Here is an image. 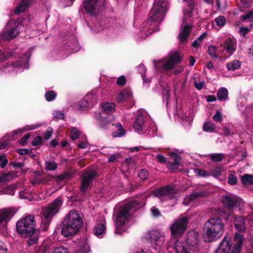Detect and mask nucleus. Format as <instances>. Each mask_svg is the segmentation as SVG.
<instances>
[{
	"mask_svg": "<svg viewBox=\"0 0 253 253\" xmlns=\"http://www.w3.org/2000/svg\"><path fill=\"white\" fill-rule=\"evenodd\" d=\"M198 236V235L196 234H194L193 237H190L189 235L187 239V244L194 247H196L199 242Z\"/></svg>",
	"mask_w": 253,
	"mask_h": 253,
	"instance_id": "f704fd0d",
	"label": "nucleus"
},
{
	"mask_svg": "<svg viewBox=\"0 0 253 253\" xmlns=\"http://www.w3.org/2000/svg\"><path fill=\"white\" fill-rule=\"evenodd\" d=\"M242 241L239 240L236 243L230 253H240L241 251Z\"/></svg>",
	"mask_w": 253,
	"mask_h": 253,
	"instance_id": "de8ad7c7",
	"label": "nucleus"
},
{
	"mask_svg": "<svg viewBox=\"0 0 253 253\" xmlns=\"http://www.w3.org/2000/svg\"><path fill=\"white\" fill-rule=\"evenodd\" d=\"M195 172L197 175L203 177H206L210 176V173L202 169H196L195 170Z\"/></svg>",
	"mask_w": 253,
	"mask_h": 253,
	"instance_id": "8fccbe9b",
	"label": "nucleus"
},
{
	"mask_svg": "<svg viewBox=\"0 0 253 253\" xmlns=\"http://www.w3.org/2000/svg\"><path fill=\"white\" fill-rule=\"evenodd\" d=\"M102 108L106 114H109L114 111L116 105L114 103L104 102L102 104Z\"/></svg>",
	"mask_w": 253,
	"mask_h": 253,
	"instance_id": "473e14b6",
	"label": "nucleus"
},
{
	"mask_svg": "<svg viewBox=\"0 0 253 253\" xmlns=\"http://www.w3.org/2000/svg\"><path fill=\"white\" fill-rule=\"evenodd\" d=\"M15 213V211L12 208L5 209L0 211V224L2 222L8 221Z\"/></svg>",
	"mask_w": 253,
	"mask_h": 253,
	"instance_id": "f3484780",
	"label": "nucleus"
},
{
	"mask_svg": "<svg viewBox=\"0 0 253 253\" xmlns=\"http://www.w3.org/2000/svg\"><path fill=\"white\" fill-rule=\"evenodd\" d=\"M162 96L163 99L165 101H166V105H168L169 103V100L170 97V90L169 89L166 87L163 89L162 91Z\"/></svg>",
	"mask_w": 253,
	"mask_h": 253,
	"instance_id": "ea45409f",
	"label": "nucleus"
},
{
	"mask_svg": "<svg viewBox=\"0 0 253 253\" xmlns=\"http://www.w3.org/2000/svg\"><path fill=\"white\" fill-rule=\"evenodd\" d=\"M97 176V172L93 170L86 171L83 173L81 176L80 186V192L82 194H85L88 189L92 187L93 180Z\"/></svg>",
	"mask_w": 253,
	"mask_h": 253,
	"instance_id": "6e6552de",
	"label": "nucleus"
},
{
	"mask_svg": "<svg viewBox=\"0 0 253 253\" xmlns=\"http://www.w3.org/2000/svg\"><path fill=\"white\" fill-rule=\"evenodd\" d=\"M52 253H69L67 248L58 247L54 250Z\"/></svg>",
	"mask_w": 253,
	"mask_h": 253,
	"instance_id": "bf43d9fd",
	"label": "nucleus"
},
{
	"mask_svg": "<svg viewBox=\"0 0 253 253\" xmlns=\"http://www.w3.org/2000/svg\"><path fill=\"white\" fill-rule=\"evenodd\" d=\"M15 189L16 186L14 185H11L4 188L3 192L6 194L13 196L15 194Z\"/></svg>",
	"mask_w": 253,
	"mask_h": 253,
	"instance_id": "49530a36",
	"label": "nucleus"
},
{
	"mask_svg": "<svg viewBox=\"0 0 253 253\" xmlns=\"http://www.w3.org/2000/svg\"><path fill=\"white\" fill-rule=\"evenodd\" d=\"M152 214L153 216L157 217H159L161 213L159 210L155 207H153L151 209Z\"/></svg>",
	"mask_w": 253,
	"mask_h": 253,
	"instance_id": "0e129e2a",
	"label": "nucleus"
},
{
	"mask_svg": "<svg viewBox=\"0 0 253 253\" xmlns=\"http://www.w3.org/2000/svg\"><path fill=\"white\" fill-rule=\"evenodd\" d=\"M173 188L171 185H167L165 187H161L154 191L155 196L160 197L164 196H167L172 193Z\"/></svg>",
	"mask_w": 253,
	"mask_h": 253,
	"instance_id": "a211bd4d",
	"label": "nucleus"
},
{
	"mask_svg": "<svg viewBox=\"0 0 253 253\" xmlns=\"http://www.w3.org/2000/svg\"><path fill=\"white\" fill-rule=\"evenodd\" d=\"M32 3V0H22L14 10V13L18 14L29 8Z\"/></svg>",
	"mask_w": 253,
	"mask_h": 253,
	"instance_id": "4be33fe9",
	"label": "nucleus"
},
{
	"mask_svg": "<svg viewBox=\"0 0 253 253\" xmlns=\"http://www.w3.org/2000/svg\"><path fill=\"white\" fill-rule=\"evenodd\" d=\"M45 98L46 100L48 101H52L54 100L57 96V94L54 90H50L46 91L45 93Z\"/></svg>",
	"mask_w": 253,
	"mask_h": 253,
	"instance_id": "4c0bfd02",
	"label": "nucleus"
},
{
	"mask_svg": "<svg viewBox=\"0 0 253 253\" xmlns=\"http://www.w3.org/2000/svg\"><path fill=\"white\" fill-rule=\"evenodd\" d=\"M138 176L143 180H146L148 178L149 172L146 169H141L138 172Z\"/></svg>",
	"mask_w": 253,
	"mask_h": 253,
	"instance_id": "09e8293b",
	"label": "nucleus"
},
{
	"mask_svg": "<svg viewBox=\"0 0 253 253\" xmlns=\"http://www.w3.org/2000/svg\"><path fill=\"white\" fill-rule=\"evenodd\" d=\"M19 26L16 25L12 28L11 29L3 32L2 34V39L6 41H9L15 38L19 33Z\"/></svg>",
	"mask_w": 253,
	"mask_h": 253,
	"instance_id": "dca6fc26",
	"label": "nucleus"
},
{
	"mask_svg": "<svg viewBox=\"0 0 253 253\" xmlns=\"http://www.w3.org/2000/svg\"><path fill=\"white\" fill-rule=\"evenodd\" d=\"M16 54L13 51L0 50V62H2L10 57H14Z\"/></svg>",
	"mask_w": 253,
	"mask_h": 253,
	"instance_id": "b1692460",
	"label": "nucleus"
},
{
	"mask_svg": "<svg viewBox=\"0 0 253 253\" xmlns=\"http://www.w3.org/2000/svg\"><path fill=\"white\" fill-rule=\"evenodd\" d=\"M169 59L174 64L175 66L179 64L182 61V57L179 55L177 51H175L169 56Z\"/></svg>",
	"mask_w": 253,
	"mask_h": 253,
	"instance_id": "c85d7f7f",
	"label": "nucleus"
},
{
	"mask_svg": "<svg viewBox=\"0 0 253 253\" xmlns=\"http://www.w3.org/2000/svg\"><path fill=\"white\" fill-rule=\"evenodd\" d=\"M225 154L223 153H212L210 154V160L214 163H219L225 159Z\"/></svg>",
	"mask_w": 253,
	"mask_h": 253,
	"instance_id": "c756f323",
	"label": "nucleus"
},
{
	"mask_svg": "<svg viewBox=\"0 0 253 253\" xmlns=\"http://www.w3.org/2000/svg\"><path fill=\"white\" fill-rule=\"evenodd\" d=\"M58 164L54 161H46L45 169L48 170H55L57 168Z\"/></svg>",
	"mask_w": 253,
	"mask_h": 253,
	"instance_id": "c9c22d12",
	"label": "nucleus"
},
{
	"mask_svg": "<svg viewBox=\"0 0 253 253\" xmlns=\"http://www.w3.org/2000/svg\"><path fill=\"white\" fill-rule=\"evenodd\" d=\"M216 52L217 48L215 46L212 45H210L209 46L208 53L211 57L213 58H218Z\"/></svg>",
	"mask_w": 253,
	"mask_h": 253,
	"instance_id": "79ce46f5",
	"label": "nucleus"
},
{
	"mask_svg": "<svg viewBox=\"0 0 253 253\" xmlns=\"http://www.w3.org/2000/svg\"><path fill=\"white\" fill-rule=\"evenodd\" d=\"M30 134L29 133L26 134L21 139L19 140V143L22 145L26 144L27 140L29 139Z\"/></svg>",
	"mask_w": 253,
	"mask_h": 253,
	"instance_id": "680f3d73",
	"label": "nucleus"
},
{
	"mask_svg": "<svg viewBox=\"0 0 253 253\" xmlns=\"http://www.w3.org/2000/svg\"><path fill=\"white\" fill-rule=\"evenodd\" d=\"M52 131L53 129L50 127H48L45 130L43 133V137L45 140H47L50 138V137L51 136Z\"/></svg>",
	"mask_w": 253,
	"mask_h": 253,
	"instance_id": "6e6d98bb",
	"label": "nucleus"
},
{
	"mask_svg": "<svg viewBox=\"0 0 253 253\" xmlns=\"http://www.w3.org/2000/svg\"><path fill=\"white\" fill-rule=\"evenodd\" d=\"M143 199L136 198L135 200H131L120 209H118L116 222L115 224V233L122 235L126 231L125 225L129 220L130 212L137 211L142 205Z\"/></svg>",
	"mask_w": 253,
	"mask_h": 253,
	"instance_id": "f257e3e1",
	"label": "nucleus"
},
{
	"mask_svg": "<svg viewBox=\"0 0 253 253\" xmlns=\"http://www.w3.org/2000/svg\"><path fill=\"white\" fill-rule=\"evenodd\" d=\"M224 170V168L222 166H217L214 169L210 170V176H212L214 177L217 178L221 175L222 172Z\"/></svg>",
	"mask_w": 253,
	"mask_h": 253,
	"instance_id": "72a5a7b5",
	"label": "nucleus"
},
{
	"mask_svg": "<svg viewBox=\"0 0 253 253\" xmlns=\"http://www.w3.org/2000/svg\"><path fill=\"white\" fill-rule=\"evenodd\" d=\"M145 117L141 114L137 115L133 124L134 128L138 132L145 127Z\"/></svg>",
	"mask_w": 253,
	"mask_h": 253,
	"instance_id": "6ab92c4d",
	"label": "nucleus"
},
{
	"mask_svg": "<svg viewBox=\"0 0 253 253\" xmlns=\"http://www.w3.org/2000/svg\"><path fill=\"white\" fill-rule=\"evenodd\" d=\"M126 77L122 75L120 77H119L116 81V84L117 85L119 86H124L126 84Z\"/></svg>",
	"mask_w": 253,
	"mask_h": 253,
	"instance_id": "5fc2aeb1",
	"label": "nucleus"
},
{
	"mask_svg": "<svg viewBox=\"0 0 253 253\" xmlns=\"http://www.w3.org/2000/svg\"><path fill=\"white\" fill-rule=\"evenodd\" d=\"M132 96L130 88H126L121 91L117 96L116 100L118 103H123Z\"/></svg>",
	"mask_w": 253,
	"mask_h": 253,
	"instance_id": "2eb2a0df",
	"label": "nucleus"
},
{
	"mask_svg": "<svg viewBox=\"0 0 253 253\" xmlns=\"http://www.w3.org/2000/svg\"><path fill=\"white\" fill-rule=\"evenodd\" d=\"M228 90L225 87H222L217 92V98L220 101H225L228 98Z\"/></svg>",
	"mask_w": 253,
	"mask_h": 253,
	"instance_id": "7c9ffc66",
	"label": "nucleus"
},
{
	"mask_svg": "<svg viewBox=\"0 0 253 253\" xmlns=\"http://www.w3.org/2000/svg\"><path fill=\"white\" fill-rule=\"evenodd\" d=\"M203 129L205 131L213 132L215 130L214 125L211 122H206L203 125Z\"/></svg>",
	"mask_w": 253,
	"mask_h": 253,
	"instance_id": "e433bc0d",
	"label": "nucleus"
},
{
	"mask_svg": "<svg viewBox=\"0 0 253 253\" xmlns=\"http://www.w3.org/2000/svg\"><path fill=\"white\" fill-rule=\"evenodd\" d=\"M29 57L26 54L23 55L17 61L14 62L12 64V66L14 68H17L18 67H22L24 64H27L29 62Z\"/></svg>",
	"mask_w": 253,
	"mask_h": 253,
	"instance_id": "393cba45",
	"label": "nucleus"
},
{
	"mask_svg": "<svg viewBox=\"0 0 253 253\" xmlns=\"http://www.w3.org/2000/svg\"><path fill=\"white\" fill-rule=\"evenodd\" d=\"M220 213L216 211L205 223L204 231L206 241L212 242L219 239L224 232L225 223Z\"/></svg>",
	"mask_w": 253,
	"mask_h": 253,
	"instance_id": "20e7f679",
	"label": "nucleus"
},
{
	"mask_svg": "<svg viewBox=\"0 0 253 253\" xmlns=\"http://www.w3.org/2000/svg\"><path fill=\"white\" fill-rule=\"evenodd\" d=\"M97 102V96L95 94L87 93L78 103V109L84 111L92 107Z\"/></svg>",
	"mask_w": 253,
	"mask_h": 253,
	"instance_id": "9d476101",
	"label": "nucleus"
},
{
	"mask_svg": "<svg viewBox=\"0 0 253 253\" xmlns=\"http://www.w3.org/2000/svg\"><path fill=\"white\" fill-rule=\"evenodd\" d=\"M231 248L229 242L224 237L220 246L216 250L215 253H229Z\"/></svg>",
	"mask_w": 253,
	"mask_h": 253,
	"instance_id": "412c9836",
	"label": "nucleus"
},
{
	"mask_svg": "<svg viewBox=\"0 0 253 253\" xmlns=\"http://www.w3.org/2000/svg\"><path fill=\"white\" fill-rule=\"evenodd\" d=\"M192 28V26L189 24L184 26L178 36L181 42H184L187 40L188 36L191 31Z\"/></svg>",
	"mask_w": 253,
	"mask_h": 253,
	"instance_id": "aec40b11",
	"label": "nucleus"
},
{
	"mask_svg": "<svg viewBox=\"0 0 253 253\" xmlns=\"http://www.w3.org/2000/svg\"><path fill=\"white\" fill-rule=\"evenodd\" d=\"M147 237L151 243H154L157 246H161L165 240V237L158 230H152L147 234Z\"/></svg>",
	"mask_w": 253,
	"mask_h": 253,
	"instance_id": "f8f14e48",
	"label": "nucleus"
},
{
	"mask_svg": "<svg viewBox=\"0 0 253 253\" xmlns=\"http://www.w3.org/2000/svg\"><path fill=\"white\" fill-rule=\"evenodd\" d=\"M98 0H84L83 5L87 14L96 16L98 13Z\"/></svg>",
	"mask_w": 253,
	"mask_h": 253,
	"instance_id": "9b49d317",
	"label": "nucleus"
},
{
	"mask_svg": "<svg viewBox=\"0 0 253 253\" xmlns=\"http://www.w3.org/2000/svg\"><path fill=\"white\" fill-rule=\"evenodd\" d=\"M168 164L169 165L167 166L168 168L172 170L177 169L178 167L179 166V165H176L172 162H168Z\"/></svg>",
	"mask_w": 253,
	"mask_h": 253,
	"instance_id": "774afa93",
	"label": "nucleus"
},
{
	"mask_svg": "<svg viewBox=\"0 0 253 253\" xmlns=\"http://www.w3.org/2000/svg\"><path fill=\"white\" fill-rule=\"evenodd\" d=\"M189 218L186 216H180L177 218L171 224L170 229L171 237L173 239L174 243L170 245L173 248L176 253H193V251L187 247L179 242L177 238L182 236L186 231Z\"/></svg>",
	"mask_w": 253,
	"mask_h": 253,
	"instance_id": "7ed1b4c3",
	"label": "nucleus"
},
{
	"mask_svg": "<svg viewBox=\"0 0 253 253\" xmlns=\"http://www.w3.org/2000/svg\"><path fill=\"white\" fill-rule=\"evenodd\" d=\"M238 200L235 197L230 196H223L222 198V202L224 207L222 209H219L218 211L223 219L227 220L233 213V208L237 204Z\"/></svg>",
	"mask_w": 253,
	"mask_h": 253,
	"instance_id": "0eeeda50",
	"label": "nucleus"
},
{
	"mask_svg": "<svg viewBox=\"0 0 253 253\" xmlns=\"http://www.w3.org/2000/svg\"><path fill=\"white\" fill-rule=\"evenodd\" d=\"M17 152L21 155H28L30 154V153H32V150L27 149H18Z\"/></svg>",
	"mask_w": 253,
	"mask_h": 253,
	"instance_id": "052dcab7",
	"label": "nucleus"
},
{
	"mask_svg": "<svg viewBox=\"0 0 253 253\" xmlns=\"http://www.w3.org/2000/svg\"><path fill=\"white\" fill-rule=\"evenodd\" d=\"M70 174L68 172L65 171L63 173H61L59 175H56L55 177V178L56 179V181L57 183H60L64 179H66V178H70Z\"/></svg>",
	"mask_w": 253,
	"mask_h": 253,
	"instance_id": "a19ab883",
	"label": "nucleus"
},
{
	"mask_svg": "<svg viewBox=\"0 0 253 253\" xmlns=\"http://www.w3.org/2000/svg\"><path fill=\"white\" fill-rule=\"evenodd\" d=\"M115 126L116 127L118 128V129L117 131H114L112 133V136L113 137H121L125 135L126 131L120 123H118L116 124Z\"/></svg>",
	"mask_w": 253,
	"mask_h": 253,
	"instance_id": "2f4dec72",
	"label": "nucleus"
},
{
	"mask_svg": "<svg viewBox=\"0 0 253 253\" xmlns=\"http://www.w3.org/2000/svg\"><path fill=\"white\" fill-rule=\"evenodd\" d=\"M250 31V29L248 27H240L239 33L241 36L245 37V36Z\"/></svg>",
	"mask_w": 253,
	"mask_h": 253,
	"instance_id": "13d9d810",
	"label": "nucleus"
},
{
	"mask_svg": "<svg viewBox=\"0 0 253 253\" xmlns=\"http://www.w3.org/2000/svg\"><path fill=\"white\" fill-rule=\"evenodd\" d=\"M238 181V179L237 177L233 174H229L228 175V183L231 185H234L236 184H237Z\"/></svg>",
	"mask_w": 253,
	"mask_h": 253,
	"instance_id": "603ef678",
	"label": "nucleus"
},
{
	"mask_svg": "<svg viewBox=\"0 0 253 253\" xmlns=\"http://www.w3.org/2000/svg\"><path fill=\"white\" fill-rule=\"evenodd\" d=\"M156 160L158 162L163 164L166 162V158L161 154H158L156 155Z\"/></svg>",
	"mask_w": 253,
	"mask_h": 253,
	"instance_id": "338daca9",
	"label": "nucleus"
},
{
	"mask_svg": "<svg viewBox=\"0 0 253 253\" xmlns=\"http://www.w3.org/2000/svg\"><path fill=\"white\" fill-rule=\"evenodd\" d=\"M51 219L52 218H50L44 217V220L42 221V225L41 226V229L42 231H45L47 230Z\"/></svg>",
	"mask_w": 253,
	"mask_h": 253,
	"instance_id": "a18cd8bd",
	"label": "nucleus"
},
{
	"mask_svg": "<svg viewBox=\"0 0 253 253\" xmlns=\"http://www.w3.org/2000/svg\"><path fill=\"white\" fill-rule=\"evenodd\" d=\"M156 68L160 72L169 71L174 67V64L168 59L167 61L160 60L155 63Z\"/></svg>",
	"mask_w": 253,
	"mask_h": 253,
	"instance_id": "ddd939ff",
	"label": "nucleus"
},
{
	"mask_svg": "<svg viewBox=\"0 0 253 253\" xmlns=\"http://www.w3.org/2000/svg\"><path fill=\"white\" fill-rule=\"evenodd\" d=\"M167 10L165 0H155L153 6L149 13L148 19L144 24L152 26V23H160L164 18Z\"/></svg>",
	"mask_w": 253,
	"mask_h": 253,
	"instance_id": "423d86ee",
	"label": "nucleus"
},
{
	"mask_svg": "<svg viewBox=\"0 0 253 253\" xmlns=\"http://www.w3.org/2000/svg\"><path fill=\"white\" fill-rule=\"evenodd\" d=\"M234 132L231 131L228 127H224L222 134L225 136H232Z\"/></svg>",
	"mask_w": 253,
	"mask_h": 253,
	"instance_id": "e2e57ef3",
	"label": "nucleus"
},
{
	"mask_svg": "<svg viewBox=\"0 0 253 253\" xmlns=\"http://www.w3.org/2000/svg\"><path fill=\"white\" fill-rule=\"evenodd\" d=\"M212 119L216 122H220L222 120V114L219 110H216V113L212 116Z\"/></svg>",
	"mask_w": 253,
	"mask_h": 253,
	"instance_id": "864d4df0",
	"label": "nucleus"
},
{
	"mask_svg": "<svg viewBox=\"0 0 253 253\" xmlns=\"http://www.w3.org/2000/svg\"><path fill=\"white\" fill-rule=\"evenodd\" d=\"M241 62L237 60L228 62L226 64V68L229 71H235L241 68Z\"/></svg>",
	"mask_w": 253,
	"mask_h": 253,
	"instance_id": "bb28decb",
	"label": "nucleus"
},
{
	"mask_svg": "<svg viewBox=\"0 0 253 253\" xmlns=\"http://www.w3.org/2000/svg\"><path fill=\"white\" fill-rule=\"evenodd\" d=\"M62 205V198L57 197L43 210L42 211L43 217L52 218L54 215L59 212Z\"/></svg>",
	"mask_w": 253,
	"mask_h": 253,
	"instance_id": "1a4fd4ad",
	"label": "nucleus"
},
{
	"mask_svg": "<svg viewBox=\"0 0 253 253\" xmlns=\"http://www.w3.org/2000/svg\"><path fill=\"white\" fill-rule=\"evenodd\" d=\"M242 183L244 185H250L253 184V175L250 174H244L241 175Z\"/></svg>",
	"mask_w": 253,
	"mask_h": 253,
	"instance_id": "cd10ccee",
	"label": "nucleus"
},
{
	"mask_svg": "<svg viewBox=\"0 0 253 253\" xmlns=\"http://www.w3.org/2000/svg\"><path fill=\"white\" fill-rule=\"evenodd\" d=\"M35 226V217L33 215L25 216L16 223V229L18 234L22 238H29L27 240L29 246L37 243L39 239V233Z\"/></svg>",
	"mask_w": 253,
	"mask_h": 253,
	"instance_id": "f03ea898",
	"label": "nucleus"
},
{
	"mask_svg": "<svg viewBox=\"0 0 253 253\" xmlns=\"http://www.w3.org/2000/svg\"><path fill=\"white\" fill-rule=\"evenodd\" d=\"M246 218L241 215H236L234 217V223L237 230L239 232H243L246 229Z\"/></svg>",
	"mask_w": 253,
	"mask_h": 253,
	"instance_id": "4468645a",
	"label": "nucleus"
},
{
	"mask_svg": "<svg viewBox=\"0 0 253 253\" xmlns=\"http://www.w3.org/2000/svg\"><path fill=\"white\" fill-rule=\"evenodd\" d=\"M106 224L105 221H102L97 223L94 227V234L99 236L105 232Z\"/></svg>",
	"mask_w": 253,
	"mask_h": 253,
	"instance_id": "5701e85b",
	"label": "nucleus"
},
{
	"mask_svg": "<svg viewBox=\"0 0 253 253\" xmlns=\"http://www.w3.org/2000/svg\"><path fill=\"white\" fill-rule=\"evenodd\" d=\"M169 156H170L173 160V162L172 163H175L176 165H179L180 162L181 160V158L180 156L174 152H171L169 153Z\"/></svg>",
	"mask_w": 253,
	"mask_h": 253,
	"instance_id": "3c124183",
	"label": "nucleus"
},
{
	"mask_svg": "<svg viewBox=\"0 0 253 253\" xmlns=\"http://www.w3.org/2000/svg\"><path fill=\"white\" fill-rule=\"evenodd\" d=\"M83 225V220L80 212L72 210L61 221V234L69 237L77 233Z\"/></svg>",
	"mask_w": 253,
	"mask_h": 253,
	"instance_id": "39448f33",
	"label": "nucleus"
},
{
	"mask_svg": "<svg viewBox=\"0 0 253 253\" xmlns=\"http://www.w3.org/2000/svg\"><path fill=\"white\" fill-rule=\"evenodd\" d=\"M42 142V138L40 136L35 137L32 142L33 146H37L40 145Z\"/></svg>",
	"mask_w": 253,
	"mask_h": 253,
	"instance_id": "69168bd1",
	"label": "nucleus"
},
{
	"mask_svg": "<svg viewBox=\"0 0 253 253\" xmlns=\"http://www.w3.org/2000/svg\"><path fill=\"white\" fill-rule=\"evenodd\" d=\"M214 21L217 26L223 27L226 24V20L224 16H219L215 19Z\"/></svg>",
	"mask_w": 253,
	"mask_h": 253,
	"instance_id": "37998d69",
	"label": "nucleus"
},
{
	"mask_svg": "<svg viewBox=\"0 0 253 253\" xmlns=\"http://www.w3.org/2000/svg\"><path fill=\"white\" fill-rule=\"evenodd\" d=\"M203 195L204 193L203 192H197L191 194L187 199V204H189V203L195 200L197 198L202 196Z\"/></svg>",
	"mask_w": 253,
	"mask_h": 253,
	"instance_id": "58836bf2",
	"label": "nucleus"
},
{
	"mask_svg": "<svg viewBox=\"0 0 253 253\" xmlns=\"http://www.w3.org/2000/svg\"><path fill=\"white\" fill-rule=\"evenodd\" d=\"M253 18V11H251L241 17V20L243 22L246 20Z\"/></svg>",
	"mask_w": 253,
	"mask_h": 253,
	"instance_id": "4d7b16f0",
	"label": "nucleus"
},
{
	"mask_svg": "<svg viewBox=\"0 0 253 253\" xmlns=\"http://www.w3.org/2000/svg\"><path fill=\"white\" fill-rule=\"evenodd\" d=\"M80 135V132L78 129L76 127H73L71 128L70 137L72 140H75L78 139Z\"/></svg>",
	"mask_w": 253,
	"mask_h": 253,
	"instance_id": "c03bdc74",
	"label": "nucleus"
},
{
	"mask_svg": "<svg viewBox=\"0 0 253 253\" xmlns=\"http://www.w3.org/2000/svg\"><path fill=\"white\" fill-rule=\"evenodd\" d=\"M223 45L224 48L230 54H232L236 50L234 42L231 40L225 41Z\"/></svg>",
	"mask_w": 253,
	"mask_h": 253,
	"instance_id": "a878e982",
	"label": "nucleus"
}]
</instances>
